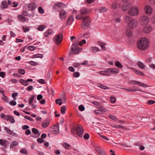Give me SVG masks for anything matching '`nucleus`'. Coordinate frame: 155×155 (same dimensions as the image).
<instances>
[{
  "label": "nucleus",
  "mask_w": 155,
  "mask_h": 155,
  "mask_svg": "<svg viewBox=\"0 0 155 155\" xmlns=\"http://www.w3.org/2000/svg\"><path fill=\"white\" fill-rule=\"evenodd\" d=\"M67 14L66 11L63 9H61L60 12L59 17L62 20H64L66 18Z\"/></svg>",
  "instance_id": "7"
},
{
  "label": "nucleus",
  "mask_w": 155,
  "mask_h": 155,
  "mask_svg": "<svg viewBox=\"0 0 155 155\" xmlns=\"http://www.w3.org/2000/svg\"><path fill=\"white\" fill-rule=\"evenodd\" d=\"M54 7L55 8H64L65 7L64 4L60 2L55 3L54 4Z\"/></svg>",
  "instance_id": "22"
},
{
  "label": "nucleus",
  "mask_w": 155,
  "mask_h": 155,
  "mask_svg": "<svg viewBox=\"0 0 155 155\" xmlns=\"http://www.w3.org/2000/svg\"><path fill=\"white\" fill-rule=\"evenodd\" d=\"M152 29L151 26L149 25H146V33H150L152 31Z\"/></svg>",
  "instance_id": "31"
},
{
  "label": "nucleus",
  "mask_w": 155,
  "mask_h": 155,
  "mask_svg": "<svg viewBox=\"0 0 155 155\" xmlns=\"http://www.w3.org/2000/svg\"><path fill=\"white\" fill-rule=\"evenodd\" d=\"M98 74H101L102 75H110V74H107L106 71H101L98 72Z\"/></svg>",
  "instance_id": "45"
},
{
  "label": "nucleus",
  "mask_w": 155,
  "mask_h": 155,
  "mask_svg": "<svg viewBox=\"0 0 155 155\" xmlns=\"http://www.w3.org/2000/svg\"><path fill=\"white\" fill-rule=\"evenodd\" d=\"M73 76L75 78H78L80 74L78 72H75L73 73Z\"/></svg>",
  "instance_id": "53"
},
{
  "label": "nucleus",
  "mask_w": 155,
  "mask_h": 155,
  "mask_svg": "<svg viewBox=\"0 0 155 155\" xmlns=\"http://www.w3.org/2000/svg\"><path fill=\"white\" fill-rule=\"evenodd\" d=\"M75 130L79 136L80 137H82L83 133V130L82 126L80 124L77 125Z\"/></svg>",
  "instance_id": "6"
},
{
  "label": "nucleus",
  "mask_w": 155,
  "mask_h": 155,
  "mask_svg": "<svg viewBox=\"0 0 155 155\" xmlns=\"http://www.w3.org/2000/svg\"><path fill=\"white\" fill-rule=\"evenodd\" d=\"M155 103V101L150 100L147 101V104L148 105H151Z\"/></svg>",
  "instance_id": "54"
},
{
  "label": "nucleus",
  "mask_w": 155,
  "mask_h": 155,
  "mask_svg": "<svg viewBox=\"0 0 155 155\" xmlns=\"http://www.w3.org/2000/svg\"><path fill=\"white\" fill-rule=\"evenodd\" d=\"M107 109L101 107H100L96 110H94V112L96 114H101L104 112L107 111Z\"/></svg>",
  "instance_id": "8"
},
{
  "label": "nucleus",
  "mask_w": 155,
  "mask_h": 155,
  "mask_svg": "<svg viewBox=\"0 0 155 155\" xmlns=\"http://www.w3.org/2000/svg\"><path fill=\"white\" fill-rule=\"evenodd\" d=\"M38 82L42 84H44L45 83V80L43 79H39L38 80Z\"/></svg>",
  "instance_id": "63"
},
{
  "label": "nucleus",
  "mask_w": 155,
  "mask_h": 155,
  "mask_svg": "<svg viewBox=\"0 0 155 155\" xmlns=\"http://www.w3.org/2000/svg\"><path fill=\"white\" fill-rule=\"evenodd\" d=\"M31 133V131L29 129H27L25 131V134L26 135H29Z\"/></svg>",
  "instance_id": "60"
},
{
  "label": "nucleus",
  "mask_w": 155,
  "mask_h": 155,
  "mask_svg": "<svg viewBox=\"0 0 155 155\" xmlns=\"http://www.w3.org/2000/svg\"><path fill=\"white\" fill-rule=\"evenodd\" d=\"M116 99L114 97H110V102L112 103H114L116 101Z\"/></svg>",
  "instance_id": "51"
},
{
  "label": "nucleus",
  "mask_w": 155,
  "mask_h": 155,
  "mask_svg": "<svg viewBox=\"0 0 155 155\" xmlns=\"http://www.w3.org/2000/svg\"><path fill=\"white\" fill-rule=\"evenodd\" d=\"M111 126L113 127L116 128H120L122 129L124 128V127L123 126L120 125H115L114 124H112Z\"/></svg>",
  "instance_id": "37"
},
{
  "label": "nucleus",
  "mask_w": 155,
  "mask_h": 155,
  "mask_svg": "<svg viewBox=\"0 0 155 155\" xmlns=\"http://www.w3.org/2000/svg\"><path fill=\"white\" fill-rule=\"evenodd\" d=\"M34 97L35 98L36 96L34 95H33L30 98L28 102L30 104H31L33 102V100L34 99Z\"/></svg>",
  "instance_id": "44"
},
{
  "label": "nucleus",
  "mask_w": 155,
  "mask_h": 155,
  "mask_svg": "<svg viewBox=\"0 0 155 155\" xmlns=\"http://www.w3.org/2000/svg\"><path fill=\"white\" fill-rule=\"evenodd\" d=\"M153 8L149 5L146 6V14L150 15L152 12Z\"/></svg>",
  "instance_id": "21"
},
{
  "label": "nucleus",
  "mask_w": 155,
  "mask_h": 155,
  "mask_svg": "<svg viewBox=\"0 0 155 155\" xmlns=\"http://www.w3.org/2000/svg\"><path fill=\"white\" fill-rule=\"evenodd\" d=\"M46 28L43 25H40L38 27L37 29L39 31H43Z\"/></svg>",
  "instance_id": "34"
},
{
  "label": "nucleus",
  "mask_w": 155,
  "mask_h": 155,
  "mask_svg": "<svg viewBox=\"0 0 155 155\" xmlns=\"http://www.w3.org/2000/svg\"><path fill=\"white\" fill-rule=\"evenodd\" d=\"M137 46L139 49L144 50L145 49V38L142 37L140 38L137 41Z\"/></svg>",
  "instance_id": "3"
},
{
  "label": "nucleus",
  "mask_w": 155,
  "mask_h": 155,
  "mask_svg": "<svg viewBox=\"0 0 155 155\" xmlns=\"http://www.w3.org/2000/svg\"><path fill=\"white\" fill-rule=\"evenodd\" d=\"M107 9L106 8L102 7L100 8L99 11L101 13H103L104 12H107Z\"/></svg>",
  "instance_id": "41"
},
{
  "label": "nucleus",
  "mask_w": 155,
  "mask_h": 155,
  "mask_svg": "<svg viewBox=\"0 0 155 155\" xmlns=\"http://www.w3.org/2000/svg\"><path fill=\"white\" fill-rule=\"evenodd\" d=\"M9 142L7 140L4 139H0V145L6 148L8 145Z\"/></svg>",
  "instance_id": "15"
},
{
  "label": "nucleus",
  "mask_w": 155,
  "mask_h": 155,
  "mask_svg": "<svg viewBox=\"0 0 155 155\" xmlns=\"http://www.w3.org/2000/svg\"><path fill=\"white\" fill-rule=\"evenodd\" d=\"M128 83L132 85L137 84L139 85L140 86H141L143 87H144L145 85V84H142L140 82L137 81H136L132 80L129 81H128Z\"/></svg>",
  "instance_id": "10"
},
{
  "label": "nucleus",
  "mask_w": 155,
  "mask_h": 155,
  "mask_svg": "<svg viewBox=\"0 0 155 155\" xmlns=\"http://www.w3.org/2000/svg\"><path fill=\"white\" fill-rule=\"evenodd\" d=\"M36 7V5L34 3H31L28 6V10H33Z\"/></svg>",
  "instance_id": "19"
},
{
  "label": "nucleus",
  "mask_w": 155,
  "mask_h": 155,
  "mask_svg": "<svg viewBox=\"0 0 155 155\" xmlns=\"http://www.w3.org/2000/svg\"><path fill=\"white\" fill-rule=\"evenodd\" d=\"M9 104L11 105L15 106L16 105V103L15 101L12 100L11 101Z\"/></svg>",
  "instance_id": "56"
},
{
  "label": "nucleus",
  "mask_w": 155,
  "mask_h": 155,
  "mask_svg": "<svg viewBox=\"0 0 155 155\" xmlns=\"http://www.w3.org/2000/svg\"><path fill=\"white\" fill-rule=\"evenodd\" d=\"M97 86L103 89L107 90L109 89L108 87L104 86L101 84H98Z\"/></svg>",
  "instance_id": "40"
},
{
  "label": "nucleus",
  "mask_w": 155,
  "mask_h": 155,
  "mask_svg": "<svg viewBox=\"0 0 155 155\" xmlns=\"http://www.w3.org/2000/svg\"><path fill=\"white\" fill-rule=\"evenodd\" d=\"M106 72L107 74H111V69L110 68L107 69L106 70Z\"/></svg>",
  "instance_id": "59"
},
{
  "label": "nucleus",
  "mask_w": 155,
  "mask_h": 155,
  "mask_svg": "<svg viewBox=\"0 0 155 155\" xmlns=\"http://www.w3.org/2000/svg\"><path fill=\"white\" fill-rule=\"evenodd\" d=\"M139 23L141 25L143 26V27L145 26V16L143 15L141 16L139 20Z\"/></svg>",
  "instance_id": "13"
},
{
  "label": "nucleus",
  "mask_w": 155,
  "mask_h": 155,
  "mask_svg": "<svg viewBox=\"0 0 155 155\" xmlns=\"http://www.w3.org/2000/svg\"><path fill=\"white\" fill-rule=\"evenodd\" d=\"M91 49L92 51V52L94 53H96L97 52L99 51H100L101 50L99 48H98L93 47H91Z\"/></svg>",
  "instance_id": "30"
},
{
  "label": "nucleus",
  "mask_w": 155,
  "mask_h": 155,
  "mask_svg": "<svg viewBox=\"0 0 155 155\" xmlns=\"http://www.w3.org/2000/svg\"><path fill=\"white\" fill-rule=\"evenodd\" d=\"M74 21V19L72 15L69 17L67 21V23L68 25H71Z\"/></svg>",
  "instance_id": "28"
},
{
  "label": "nucleus",
  "mask_w": 155,
  "mask_h": 155,
  "mask_svg": "<svg viewBox=\"0 0 155 155\" xmlns=\"http://www.w3.org/2000/svg\"><path fill=\"white\" fill-rule=\"evenodd\" d=\"M95 150L98 154L104 155L105 152L103 149L99 146H97L95 147Z\"/></svg>",
  "instance_id": "12"
},
{
  "label": "nucleus",
  "mask_w": 155,
  "mask_h": 155,
  "mask_svg": "<svg viewBox=\"0 0 155 155\" xmlns=\"http://www.w3.org/2000/svg\"><path fill=\"white\" fill-rule=\"evenodd\" d=\"M5 75V74L4 72H0V76L2 78H4Z\"/></svg>",
  "instance_id": "64"
},
{
  "label": "nucleus",
  "mask_w": 155,
  "mask_h": 155,
  "mask_svg": "<svg viewBox=\"0 0 155 155\" xmlns=\"http://www.w3.org/2000/svg\"><path fill=\"white\" fill-rule=\"evenodd\" d=\"M137 65L140 68L143 69L145 67L144 64L140 61H138L137 63Z\"/></svg>",
  "instance_id": "32"
},
{
  "label": "nucleus",
  "mask_w": 155,
  "mask_h": 155,
  "mask_svg": "<svg viewBox=\"0 0 155 155\" xmlns=\"http://www.w3.org/2000/svg\"><path fill=\"white\" fill-rule=\"evenodd\" d=\"M62 37L63 35L61 34L55 36L53 38L54 42L57 44H60L62 41Z\"/></svg>",
  "instance_id": "5"
},
{
  "label": "nucleus",
  "mask_w": 155,
  "mask_h": 155,
  "mask_svg": "<svg viewBox=\"0 0 155 155\" xmlns=\"http://www.w3.org/2000/svg\"><path fill=\"white\" fill-rule=\"evenodd\" d=\"M79 109L81 111H83L85 109V108L83 105H81L79 107Z\"/></svg>",
  "instance_id": "50"
},
{
  "label": "nucleus",
  "mask_w": 155,
  "mask_h": 155,
  "mask_svg": "<svg viewBox=\"0 0 155 155\" xmlns=\"http://www.w3.org/2000/svg\"><path fill=\"white\" fill-rule=\"evenodd\" d=\"M20 152L22 153H24L27 154L28 153L27 151L25 149H21L20 151Z\"/></svg>",
  "instance_id": "55"
},
{
  "label": "nucleus",
  "mask_w": 155,
  "mask_h": 155,
  "mask_svg": "<svg viewBox=\"0 0 155 155\" xmlns=\"http://www.w3.org/2000/svg\"><path fill=\"white\" fill-rule=\"evenodd\" d=\"M91 22V19L88 16L83 17L81 24V28L84 29L88 28Z\"/></svg>",
  "instance_id": "2"
},
{
  "label": "nucleus",
  "mask_w": 155,
  "mask_h": 155,
  "mask_svg": "<svg viewBox=\"0 0 155 155\" xmlns=\"http://www.w3.org/2000/svg\"><path fill=\"white\" fill-rule=\"evenodd\" d=\"M18 18L19 20L22 22H25L28 19L27 18L21 15H19L18 16Z\"/></svg>",
  "instance_id": "25"
},
{
  "label": "nucleus",
  "mask_w": 155,
  "mask_h": 155,
  "mask_svg": "<svg viewBox=\"0 0 155 155\" xmlns=\"http://www.w3.org/2000/svg\"><path fill=\"white\" fill-rule=\"evenodd\" d=\"M131 6L130 3H125L123 5L122 7V10L123 11H125Z\"/></svg>",
  "instance_id": "16"
},
{
  "label": "nucleus",
  "mask_w": 155,
  "mask_h": 155,
  "mask_svg": "<svg viewBox=\"0 0 155 155\" xmlns=\"http://www.w3.org/2000/svg\"><path fill=\"white\" fill-rule=\"evenodd\" d=\"M5 120L10 121L12 123H13L15 122V120L13 117L9 115H7V116L5 117Z\"/></svg>",
  "instance_id": "29"
},
{
  "label": "nucleus",
  "mask_w": 155,
  "mask_h": 155,
  "mask_svg": "<svg viewBox=\"0 0 155 155\" xmlns=\"http://www.w3.org/2000/svg\"><path fill=\"white\" fill-rule=\"evenodd\" d=\"M37 142L39 143H41L43 142L44 140L41 138H39L37 140Z\"/></svg>",
  "instance_id": "62"
},
{
  "label": "nucleus",
  "mask_w": 155,
  "mask_h": 155,
  "mask_svg": "<svg viewBox=\"0 0 155 155\" xmlns=\"http://www.w3.org/2000/svg\"><path fill=\"white\" fill-rule=\"evenodd\" d=\"M124 21L130 29L134 28L137 24V21L136 19L129 15H126L125 17Z\"/></svg>",
  "instance_id": "1"
},
{
  "label": "nucleus",
  "mask_w": 155,
  "mask_h": 155,
  "mask_svg": "<svg viewBox=\"0 0 155 155\" xmlns=\"http://www.w3.org/2000/svg\"><path fill=\"white\" fill-rule=\"evenodd\" d=\"M4 129L7 134L11 135L14 136L16 134V133L13 132L7 127H4Z\"/></svg>",
  "instance_id": "17"
},
{
  "label": "nucleus",
  "mask_w": 155,
  "mask_h": 155,
  "mask_svg": "<svg viewBox=\"0 0 155 155\" xmlns=\"http://www.w3.org/2000/svg\"><path fill=\"white\" fill-rule=\"evenodd\" d=\"M3 97H2V99L5 102H8V98L5 95H3Z\"/></svg>",
  "instance_id": "49"
},
{
  "label": "nucleus",
  "mask_w": 155,
  "mask_h": 155,
  "mask_svg": "<svg viewBox=\"0 0 155 155\" xmlns=\"http://www.w3.org/2000/svg\"><path fill=\"white\" fill-rule=\"evenodd\" d=\"M122 89H124L126 91L132 92H135L138 91V88L136 86L133 87L131 89L122 88Z\"/></svg>",
  "instance_id": "18"
},
{
  "label": "nucleus",
  "mask_w": 155,
  "mask_h": 155,
  "mask_svg": "<svg viewBox=\"0 0 155 155\" xmlns=\"http://www.w3.org/2000/svg\"><path fill=\"white\" fill-rule=\"evenodd\" d=\"M97 43L99 45L101 46V48L103 50L105 51L106 50V48L105 47V46L106 45V44L100 41H98Z\"/></svg>",
  "instance_id": "24"
},
{
  "label": "nucleus",
  "mask_w": 155,
  "mask_h": 155,
  "mask_svg": "<svg viewBox=\"0 0 155 155\" xmlns=\"http://www.w3.org/2000/svg\"><path fill=\"white\" fill-rule=\"evenodd\" d=\"M32 81H33V80L31 79H28L26 81L21 79L19 81V82L24 85L27 86L28 84V82H31Z\"/></svg>",
  "instance_id": "14"
},
{
  "label": "nucleus",
  "mask_w": 155,
  "mask_h": 155,
  "mask_svg": "<svg viewBox=\"0 0 155 155\" xmlns=\"http://www.w3.org/2000/svg\"><path fill=\"white\" fill-rule=\"evenodd\" d=\"M121 21V18H115L114 20V22L115 23H119Z\"/></svg>",
  "instance_id": "46"
},
{
  "label": "nucleus",
  "mask_w": 155,
  "mask_h": 155,
  "mask_svg": "<svg viewBox=\"0 0 155 155\" xmlns=\"http://www.w3.org/2000/svg\"><path fill=\"white\" fill-rule=\"evenodd\" d=\"M139 13V10L137 8L133 6L130 8L128 11V13L132 16H136Z\"/></svg>",
  "instance_id": "4"
},
{
  "label": "nucleus",
  "mask_w": 155,
  "mask_h": 155,
  "mask_svg": "<svg viewBox=\"0 0 155 155\" xmlns=\"http://www.w3.org/2000/svg\"><path fill=\"white\" fill-rule=\"evenodd\" d=\"M80 14L82 15H85L87 14L89 12L88 10L86 8H82L79 11Z\"/></svg>",
  "instance_id": "20"
},
{
  "label": "nucleus",
  "mask_w": 155,
  "mask_h": 155,
  "mask_svg": "<svg viewBox=\"0 0 155 155\" xmlns=\"http://www.w3.org/2000/svg\"><path fill=\"white\" fill-rule=\"evenodd\" d=\"M109 117L110 119H111L113 120H114L115 121H116L117 119V118L114 116V115H110L109 116Z\"/></svg>",
  "instance_id": "52"
},
{
  "label": "nucleus",
  "mask_w": 155,
  "mask_h": 155,
  "mask_svg": "<svg viewBox=\"0 0 155 155\" xmlns=\"http://www.w3.org/2000/svg\"><path fill=\"white\" fill-rule=\"evenodd\" d=\"M8 6L6 1H4L2 2V4L0 6V8L1 9H3L7 8Z\"/></svg>",
  "instance_id": "27"
},
{
  "label": "nucleus",
  "mask_w": 155,
  "mask_h": 155,
  "mask_svg": "<svg viewBox=\"0 0 155 155\" xmlns=\"http://www.w3.org/2000/svg\"><path fill=\"white\" fill-rule=\"evenodd\" d=\"M19 73L21 74H24L25 73V71L24 70L22 69H20L18 70V71Z\"/></svg>",
  "instance_id": "47"
},
{
  "label": "nucleus",
  "mask_w": 155,
  "mask_h": 155,
  "mask_svg": "<svg viewBox=\"0 0 155 155\" xmlns=\"http://www.w3.org/2000/svg\"><path fill=\"white\" fill-rule=\"evenodd\" d=\"M28 49L31 51H33L35 49V47L34 46H30L28 47Z\"/></svg>",
  "instance_id": "57"
},
{
  "label": "nucleus",
  "mask_w": 155,
  "mask_h": 155,
  "mask_svg": "<svg viewBox=\"0 0 155 155\" xmlns=\"http://www.w3.org/2000/svg\"><path fill=\"white\" fill-rule=\"evenodd\" d=\"M24 117L25 118L27 119L28 120H30L32 122L34 121V120L33 119H32L31 118V117H29L28 116H24Z\"/></svg>",
  "instance_id": "58"
},
{
  "label": "nucleus",
  "mask_w": 155,
  "mask_h": 155,
  "mask_svg": "<svg viewBox=\"0 0 155 155\" xmlns=\"http://www.w3.org/2000/svg\"><path fill=\"white\" fill-rule=\"evenodd\" d=\"M18 144V143L17 142H14L11 144L10 147L11 149H12L15 146H17Z\"/></svg>",
  "instance_id": "38"
},
{
  "label": "nucleus",
  "mask_w": 155,
  "mask_h": 155,
  "mask_svg": "<svg viewBox=\"0 0 155 155\" xmlns=\"http://www.w3.org/2000/svg\"><path fill=\"white\" fill-rule=\"evenodd\" d=\"M66 106H64L61 107V113L62 114H64L65 113V111L66 110Z\"/></svg>",
  "instance_id": "42"
},
{
  "label": "nucleus",
  "mask_w": 155,
  "mask_h": 155,
  "mask_svg": "<svg viewBox=\"0 0 155 155\" xmlns=\"http://www.w3.org/2000/svg\"><path fill=\"white\" fill-rule=\"evenodd\" d=\"M38 11L41 14H43L44 12V10L41 7H39L38 8Z\"/></svg>",
  "instance_id": "61"
},
{
  "label": "nucleus",
  "mask_w": 155,
  "mask_h": 155,
  "mask_svg": "<svg viewBox=\"0 0 155 155\" xmlns=\"http://www.w3.org/2000/svg\"><path fill=\"white\" fill-rule=\"evenodd\" d=\"M50 120L48 118H46L42 124V126L43 127H47L49 124Z\"/></svg>",
  "instance_id": "23"
},
{
  "label": "nucleus",
  "mask_w": 155,
  "mask_h": 155,
  "mask_svg": "<svg viewBox=\"0 0 155 155\" xmlns=\"http://www.w3.org/2000/svg\"><path fill=\"white\" fill-rule=\"evenodd\" d=\"M117 7V3L116 2H114L111 5V7L113 9H116Z\"/></svg>",
  "instance_id": "48"
},
{
  "label": "nucleus",
  "mask_w": 155,
  "mask_h": 155,
  "mask_svg": "<svg viewBox=\"0 0 155 155\" xmlns=\"http://www.w3.org/2000/svg\"><path fill=\"white\" fill-rule=\"evenodd\" d=\"M62 145L65 148L68 149H69L71 147L70 145L65 142L63 143H62Z\"/></svg>",
  "instance_id": "36"
},
{
  "label": "nucleus",
  "mask_w": 155,
  "mask_h": 155,
  "mask_svg": "<svg viewBox=\"0 0 155 155\" xmlns=\"http://www.w3.org/2000/svg\"><path fill=\"white\" fill-rule=\"evenodd\" d=\"M126 33L129 37H130L132 35V33L131 30L130 29H127L126 32Z\"/></svg>",
  "instance_id": "39"
},
{
  "label": "nucleus",
  "mask_w": 155,
  "mask_h": 155,
  "mask_svg": "<svg viewBox=\"0 0 155 155\" xmlns=\"http://www.w3.org/2000/svg\"><path fill=\"white\" fill-rule=\"evenodd\" d=\"M115 64L117 67L120 68H121L123 66L118 61H116Z\"/></svg>",
  "instance_id": "43"
},
{
  "label": "nucleus",
  "mask_w": 155,
  "mask_h": 155,
  "mask_svg": "<svg viewBox=\"0 0 155 155\" xmlns=\"http://www.w3.org/2000/svg\"><path fill=\"white\" fill-rule=\"evenodd\" d=\"M32 131L33 133L35 134H38V137L39 136L40 134L39 133V131L35 128H33L32 129Z\"/></svg>",
  "instance_id": "35"
},
{
  "label": "nucleus",
  "mask_w": 155,
  "mask_h": 155,
  "mask_svg": "<svg viewBox=\"0 0 155 155\" xmlns=\"http://www.w3.org/2000/svg\"><path fill=\"white\" fill-rule=\"evenodd\" d=\"M77 44H73L71 46V51L75 54H78L80 52V48L77 47Z\"/></svg>",
  "instance_id": "9"
},
{
  "label": "nucleus",
  "mask_w": 155,
  "mask_h": 155,
  "mask_svg": "<svg viewBox=\"0 0 155 155\" xmlns=\"http://www.w3.org/2000/svg\"><path fill=\"white\" fill-rule=\"evenodd\" d=\"M131 69L136 74L140 75L141 76H144V73L138 70L134 69L133 68H131Z\"/></svg>",
  "instance_id": "26"
},
{
  "label": "nucleus",
  "mask_w": 155,
  "mask_h": 155,
  "mask_svg": "<svg viewBox=\"0 0 155 155\" xmlns=\"http://www.w3.org/2000/svg\"><path fill=\"white\" fill-rule=\"evenodd\" d=\"M111 74H117L119 73V70L115 68H111Z\"/></svg>",
  "instance_id": "33"
},
{
  "label": "nucleus",
  "mask_w": 155,
  "mask_h": 155,
  "mask_svg": "<svg viewBox=\"0 0 155 155\" xmlns=\"http://www.w3.org/2000/svg\"><path fill=\"white\" fill-rule=\"evenodd\" d=\"M52 134H57L59 132V127L58 125H55L52 127Z\"/></svg>",
  "instance_id": "11"
}]
</instances>
